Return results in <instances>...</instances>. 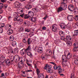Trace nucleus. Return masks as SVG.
<instances>
[{
  "instance_id": "f257e3e1",
  "label": "nucleus",
  "mask_w": 78,
  "mask_h": 78,
  "mask_svg": "<svg viewBox=\"0 0 78 78\" xmlns=\"http://www.w3.org/2000/svg\"><path fill=\"white\" fill-rule=\"evenodd\" d=\"M13 61H14L16 62H17L19 61L23 62V61H25V58H20L19 56L17 55H15L13 58Z\"/></svg>"
},
{
  "instance_id": "f03ea898",
  "label": "nucleus",
  "mask_w": 78,
  "mask_h": 78,
  "mask_svg": "<svg viewBox=\"0 0 78 78\" xmlns=\"http://www.w3.org/2000/svg\"><path fill=\"white\" fill-rule=\"evenodd\" d=\"M31 49V48L30 46H29L26 50H25V49H23L22 50H21L20 51V53L21 55H25V51L27 52V51H29Z\"/></svg>"
},
{
  "instance_id": "7ed1b4c3",
  "label": "nucleus",
  "mask_w": 78,
  "mask_h": 78,
  "mask_svg": "<svg viewBox=\"0 0 78 78\" xmlns=\"http://www.w3.org/2000/svg\"><path fill=\"white\" fill-rule=\"evenodd\" d=\"M52 30L54 32H56L57 31V29L58 28V26L57 24H54L52 26Z\"/></svg>"
},
{
  "instance_id": "20e7f679",
  "label": "nucleus",
  "mask_w": 78,
  "mask_h": 78,
  "mask_svg": "<svg viewBox=\"0 0 78 78\" xmlns=\"http://www.w3.org/2000/svg\"><path fill=\"white\" fill-rule=\"evenodd\" d=\"M14 5L17 8H19L21 6H22V4L19 2H16L14 3Z\"/></svg>"
},
{
  "instance_id": "39448f33",
  "label": "nucleus",
  "mask_w": 78,
  "mask_h": 78,
  "mask_svg": "<svg viewBox=\"0 0 78 78\" xmlns=\"http://www.w3.org/2000/svg\"><path fill=\"white\" fill-rule=\"evenodd\" d=\"M48 69H46L47 72L48 73H53V70L50 69L51 68V65L48 66Z\"/></svg>"
},
{
  "instance_id": "423d86ee",
  "label": "nucleus",
  "mask_w": 78,
  "mask_h": 78,
  "mask_svg": "<svg viewBox=\"0 0 78 78\" xmlns=\"http://www.w3.org/2000/svg\"><path fill=\"white\" fill-rule=\"evenodd\" d=\"M62 5L61 6V8H62L63 10H66V8H67V4L64 2H62Z\"/></svg>"
},
{
  "instance_id": "0eeeda50",
  "label": "nucleus",
  "mask_w": 78,
  "mask_h": 78,
  "mask_svg": "<svg viewBox=\"0 0 78 78\" xmlns=\"http://www.w3.org/2000/svg\"><path fill=\"white\" fill-rule=\"evenodd\" d=\"M68 8L71 11H73L74 10V5H69L68 6Z\"/></svg>"
},
{
  "instance_id": "6e6552de",
  "label": "nucleus",
  "mask_w": 78,
  "mask_h": 78,
  "mask_svg": "<svg viewBox=\"0 0 78 78\" xmlns=\"http://www.w3.org/2000/svg\"><path fill=\"white\" fill-rule=\"evenodd\" d=\"M67 19L70 22L73 21V16L69 15L67 17Z\"/></svg>"
},
{
  "instance_id": "1a4fd4ad",
  "label": "nucleus",
  "mask_w": 78,
  "mask_h": 78,
  "mask_svg": "<svg viewBox=\"0 0 78 78\" xmlns=\"http://www.w3.org/2000/svg\"><path fill=\"white\" fill-rule=\"evenodd\" d=\"M71 40H72V38L70 37V36H67L66 37V38L65 39V42H69Z\"/></svg>"
},
{
  "instance_id": "9d476101",
  "label": "nucleus",
  "mask_w": 78,
  "mask_h": 78,
  "mask_svg": "<svg viewBox=\"0 0 78 78\" xmlns=\"http://www.w3.org/2000/svg\"><path fill=\"white\" fill-rule=\"evenodd\" d=\"M62 61H65V62H67V57L66 55H63L62 58Z\"/></svg>"
},
{
  "instance_id": "9b49d317",
  "label": "nucleus",
  "mask_w": 78,
  "mask_h": 78,
  "mask_svg": "<svg viewBox=\"0 0 78 78\" xmlns=\"http://www.w3.org/2000/svg\"><path fill=\"white\" fill-rule=\"evenodd\" d=\"M17 11L19 14H21L23 12V9L20 7L17 9Z\"/></svg>"
},
{
  "instance_id": "f8f14e48",
  "label": "nucleus",
  "mask_w": 78,
  "mask_h": 78,
  "mask_svg": "<svg viewBox=\"0 0 78 78\" xmlns=\"http://www.w3.org/2000/svg\"><path fill=\"white\" fill-rule=\"evenodd\" d=\"M32 11H33V12H34L35 13H36V12H39V10L38 8H33L32 9Z\"/></svg>"
},
{
  "instance_id": "ddd939ff",
  "label": "nucleus",
  "mask_w": 78,
  "mask_h": 78,
  "mask_svg": "<svg viewBox=\"0 0 78 78\" xmlns=\"http://www.w3.org/2000/svg\"><path fill=\"white\" fill-rule=\"evenodd\" d=\"M28 15L29 17H31V16H34V13L32 11H29L28 12Z\"/></svg>"
},
{
  "instance_id": "4468645a",
  "label": "nucleus",
  "mask_w": 78,
  "mask_h": 78,
  "mask_svg": "<svg viewBox=\"0 0 78 78\" xmlns=\"http://www.w3.org/2000/svg\"><path fill=\"white\" fill-rule=\"evenodd\" d=\"M60 26L62 29H65V27L66 26V25L64 23H62Z\"/></svg>"
},
{
  "instance_id": "2eb2a0df",
  "label": "nucleus",
  "mask_w": 78,
  "mask_h": 78,
  "mask_svg": "<svg viewBox=\"0 0 78 78\" xmlns=\"http://www.w3.org/2000/svg\"><path fill=\"white\" fill-rule=\"evenodd\" d=\"M5 60V58L3 56H1L0 58V61L2 63L4 62V61Z\"/></svg>"
},
{
  "instance_id": "dca6fc26",
  "label": "nucleus",
  "mask_w": 78,
  "mask_h": 78,
  "mask_svg": "<svg viewBox=\"0 0 78 78\" xmlns=\"http://www.w3.org/2000/svg\"><path fill=\"white\" fill-rule=\"evenodd\" d=\"M5 63L7 66H9L11 64V62H10V61H9V59H6L5 60Z\"/></svg>"
},
{
  "instance_id": "f3484780",
  "label": "nucleus",
  "mask_w": 78,
  "mask_h": 78,
  "mask_svg": "<svg viewBox=\"0 0 78 78\" xmlns=\"http://www.w3.org/2000/svg\"><path fill=\"white\" fill-rule=\"evenodd\" d=\"M24 67V65H23V64L22 63H21L20 64H19L18 66V69H22L23 67Z\"/></svg>"
},
{
  "instance_id": "a211bd4d",
  "label": "nucleus",
  "mask_w": 78,
  "mask_h": 78,
  "mask_svg": "<svg viewBox=\"0 0 78 78\" xmlns=\"http://www.w3.org/2000/svg\"><path fill=\"white\" fill-rule=\"evenodd\" d=\"M32 8L31 5H27L26 6V8L27 9L29 10V9H30Z\"/></svg>"
},
{
  "instance_id": "6ab92c4d",
  "label": "nucleus",
  "mask_w": 78,
  "mask_h": 78,
  "mask_svg": "<svg viewBox=\"0 0 78 78\" xmlns=\"http://www.w3.org/2000/svg\"><path fill=\"white\" fill-rule=\"evenodd\" d=\"M74 33V34L73 35V36H78V30H75Z\"/></svg>"
},
{
  "instance_id": "aec40b11",
  "label": "nucleus",
  "mask_w": 78,
  "mask_h": 78,
  "mask_svg": "<svg viewBox=\"0 0 78 78\" xmlns=\"http://www.w3.org/2000/svg\"><path fill=\"white\" fill-rule=\"evenodd\" d=\"M13 30H8L7 32V33L9 35H11L12 33Z\"/></svg>"
},
{
  "instance_id": "412c9836",
  "label": "nucleus",
  "mask_w": 78,
  "mask_h": 78,
  "mask_svg": "<svg viewBox=\"0 0 78 78\" xmlns=\"http://www.w3.org/2000/svg\"><path fill=\"white\" fill-rule=\"evenodd\" d=\"M42 50H43V49L42 48V47H39L38 49L37 50V51L38 52H42Z\"/></svg>"
},
{
  "instance_id": "4be33fe9",
  "label": "nucleus",
  "mask_w": 78,
  "mask_h": 78,
  "mask_svg": "<svg viewBox=\"0 0 78 78\" xmlns=\"http://www.w3.org/2000/svg\"><path fill=\"white\" fill-rule=\"evenodd\" d=\"M27 42L28 45H30L32 42V41H31V39L30 38H29L27 40Z\"/></svg>"
},
{
  "instance_id": "5701e85b",
  "label": "nucleus",
  "mask_w": 78,
  "mask_h": 78,
  "mask_svg": "<svg viewBox=\"0 0 78 78\" xmlns=\"http://www.w3.org/2000/svg\"><path fill=\"white\" fill-rule=\"evenodd\" d=\"M9 39L10 41H12L14 39V36L11 35L9 37Z\"/></svg>"
},
{
  "instance_id": "b1692460",
  "label": "nucleus",
  "mask_w": 78,
  "mask_h": 78,
  "mask_svg": "<svg viewBox=\"0 0 78 78\" xmlns=\"http://www.w3.org/2000/svg\"><path fill=\"white\" fill-rule=\"evenodd\" d=\"M73 57L74 59H78V56L76 55V54L75 53H73Z\"/></svg>"
},
{
  "instance_id": "393cba45",
  "label": "nucleus",
  "mask_w": 78,
  "mask_h": 78,
  "mask_svg": "<svg viewBox=\"0 0 78 78\" xmlns=\"http://www.w3.org/2000/svg\"><path fill=\"white\" fill-rule=\"evenodd\" d=\"M20 17L19 16H18L17 17L14 19V21H17L18 22H19V20H20Z\"/></svg>"
},
{
  "instance_id": "a878e982",
  "label": "nucleus",
  "mask_w": 78,
  "mask_h": 78,
  "mask_svg": "<svg viewBox=\"0 0 78 78\" xmlns=\"http://www.w3.org/2000/svg\"><path fill=\"white\" fill-rule=\"evenodd\" d=\"M18 31L19 32H21V31H24V29L23 27H20L18 29Z\"/></svg>"
},
{
  "instance_id": "bb28decb",
  "label": "nucleus",
  "mask_w": 78,
  "mask_h": 78,
  "mask_svg": "<svg viewBox=\"0 0 78 78\" xmlns=\"http://www.w3.org/2000/svg\"><path fill=\"white\" fill-rule=\"evenodd\" d=\"M38 78H44V75L42 74H40L38 75Z\"/></svg>"
},
{
  "instance_id": "cd10ccee",
  "label": "nucleus",
  "mask_w": 78,
  "mask_h": 78,
  "mask_svg": "<svg viewBox=\"0 0 78 78\" xmlns=\"http://www.w3.org/2000/svg\"><path fill=\"white\" fill-rule=\"evenodd\" d=\"M62 11H63L62 9L60 6V7H59L58 9L57 10V12H61Z\"/></svg>"
},
{
  "instance_id": "c85d7f7f",
  "label": "nucleus",
  "mask_w": 78,
  "mask_h": 78,
  "mask_svg": "<svg viewBox=\"0 0 78 78\" xmlns=\"http://www.w3.org/2000/svg\"><path fill=\"white\" fill-rule=\"evenodd\" d=\"M14 52L16 54H18L19 53V50L17 48L14 49Z\"/></svg>"
},
{
  "instance_id": "c756f323",
  "label": "nucleus",
  "mask_w": 78,
  "mask_h": 78,
  "mask_svg": "<svg viewBox=\"0 0 78 78\" xmlns=\"http://www.w3.org/2000/svg\"><path fill=\"white\" fill-rule=\"evenodd\" d=\"M16 41H13L12 43V45L13 47H15L16 45Z\"/></svg>"
},
{
  "instance_id": "7c9ffc66",
  "label": "nucleus",
  "mask_w": 78,
  "mask_h": 78,
  "mask_svg": "<svg viewBox=\"0 0 78 78\" xmlns=\"http://www.w3.org/2000/svg\"><path fill=\"white\" fill-rule=\"evenodd\" d=\"M8 52H6L7 54H9V53H14V51H13V50H12V49L9 50Z\"/></svg>"
},
{
  "instance_id": "2f4dec72",
  "label": "nucleus",
  "mask_w": 78,
  "mask_h": 78,
  "mask_svg": "<svg viewBox=\"0 0 78 78\" xmlns=\"http://www.w3.org/2000/svg\"><path fill=\"white\" fill-rule=\"evenodd\" d=\"M30 20H31L32 22H35L36 21V18L35 17H32L30 18Z\"/></svg>"
},
{
  "instance_id": "473e14b6",
  "label": "nucleus",
  "mask_w": 78,
  "mask_h": 78,
  "mask_svg": "<svg viewBox=\"0 0 78 78\" xmlns=\"http://www.w3.org/2000/svg\"><path fill=\"white\" fill-rule=\"evenodd\" d=\"M66 44L68 47H70V46H71V45H72V42H71L67 41Z\"/></svg>"
},
{
  "instance_id": "72a5a7b5",
  "label": "nucleus",
  "mask_w": 78,
  "mask_h": 78,
  "mask_svg": "<svg viewBox=\"0 0 78 78\" xmlns=\"http://www.w3.org/2000/svg\"><path fill=\"white\" fill-rule=\"evenodd\" d=\"M18 16H19V15L17 14L16 13H14L13 14V16L15 17V18H16V17H17Z\"/></svg>"
},
{
  "instance_id": "f704fd0d",
  "label": "nucleus",
  "mask_w": 78,
  "mask_h": 78,
  "mask_svg": "<svg viewBox=\"0 0 78 78\" xmlns=\"http://www.w3.org/2000/svg\"><path fill=\"white\" fill-rule=\"evenodd\" d=\"M74 62L75 64H78V59H77V58H75L74 60Z\"/></svg>"
},
{
  "instance_id": "c9c22d12",
  "label": "nucleus",
  "mask_w": 78,
  "mask_h": 78,
  "mask_svg": "<svg viewBox=\"0 0 78 78\" xmlns=\"http://www.w3.org/2000/svg\"><path fill=\"white\" fill-rule=\"evenodd\" d=\"M23 42L24 43V44H27V41L26 40V39L25 38H23Z\"/></svg>"
},
{
  "instance_id": "e433bc0d",
  "label": "nucleus",
  "mask_w": 78,
  "mask_h": 78,
  "mask_svg": "<svg viewBox=\"0 0 78 78\" xmlns=\"http://www.w3.org/2000/svg\"><path fill=\"white\" fill-rule=\"evenodd\" d=\"M27 55H28V56H30V57H32V56H33L32 54L30 52H27Z\"/></svg>"
},
{
  "instance_id": "4c0bfd02",
  "label": "nucleus",
  "mask_w": 78,
  "mask_h": 78,
  "mask_svg": "<svg viewBox=\"0 0 78 78\" xmlns=\"http://www.w3.org/2000/svg\"><path fill=\"white\" fill-rule=\"evenodd\" d=\"M73 47H78V43L76 42L73 44Z\"/></svg>"
},
{
  "instance_id": "58836bf2",
  "label": "nucleus",
  "mask_w": 78,
  "mask_h": 78,
  "mask_svg": "<svg viewBox=\"0 0 78 78\" xmlns=\"http://www.w3.org/2000/svg\"><path fill=\"white\" fill-rule=\"evenodd\" d=\"M14 56H10L9 57V58L12 61H14Z\"/></svg>"
},
{
  "instance_id": "ea45409f",
  "label": "nucleus",
  "mask_w": 78,
  "mask_h": 78,
  "mask_svg": "<svg viewBox=\"0 0 78 78\" xmlns=\"http://www.w3.org/2000/svg\"><path fill=\"white\" fill-rule=\"evenodd\" d=\"M62 64L63 66H66L67 65V63L66 62H65V61H62Z\"/></svg>"
},
{
  "instance_id": "a19ab883",
  "label": "nucleus",
  "mask_w": 78,
  "mask_h": 78,
  "mask_svg": "<svg viewBox=\"0 0 78 78\" xmlns=\"http://www.w3.org/2000/svg\"><path fill=\"white\" fill-rule=\"evenodd\" d=\"M74 75L75 73H72L71 75V78H75V76H74Z\"/></svg>"
},
{
  "instance_id": "79ce46f5",
  "label": "nucleus",
  "mask_w": 78,
  "mask_h": 78,
  "mask_svg": "<svg viewBox=\"0 0 78 78\" xmlns=\"http://www.w3.org/2000/svg\"><path fill=\"white\" fill-rule=\"evenodd\" d=\"M18 22H20V24H22V23H23V20H22V19H20L19 21H18Z\"/></svg>"
},
{
  "instance_id": "37998d69",
  "label": "nucleus",
  "mask_w": 78,
  "mask_h": 78,
  "mask_svg": "<svg viewBox=\"0 0 78 78\" xmlns=\"http://www.w3.org/2000/svg\"><path fill=\"white\" fill-rule=\"evenodd\" d=\"M3 7V4L2 3H0V9H2Z\"/></svg>"
},
{
  "instance_id": "c03bdc74",
  "label": "nucleus",
  "mask_w": 78,
  "mask_h": 78,
  "mask_svg": "<svg viewBox=\"0 0 78 78\" xmlns=\"http://www.w3.org/2000/svg\"><path fill=\"white\" fill-rule=\"evenodd\" d=\"M70 53H69L67 54V58L68 59H70V58H71V57H69H69L70 56Z\"/></svg>"
},
{
  "instance_id": "a18cd8bd",
  "label": "nucleus",
  "mask_w": 78,
  "mask_h": 78,
  "mask_svg": "<svg viewBox=\"0 0 78 78\" xmlns=\"http://www.w3.org/2000/svg\"><path fill=\"white\" fill-rule=\"evenodd\" d=\"M8 24H6L5 25V30H8Z\"/></svg>"
},
{
  "instance_id": "49530a36",
  "label": "nucleus",
  "mask_w": 78,
  "mask_h": 78,
  "mask_svg": "<svg viewBox=\"0 0 78 78\" xmlns=\"http://www.w3.org/2000/svg\"><path fill=\"white\" fill-rule=\"evenodd\" d=\"M36 71L37 72V75H39V73H40V71H39V69L37 68Z\"/></svg>"
},
{
  "instance_id": "de8ad7c7",
  "label": "nucleus",
  "mask_w": 78,
  "mask_h": 78,
  "mask_svg": "<svg viewBox=\"0 0 78 78\" xmlns=\"http://www.w3.org/2000/svg\"><path fill=\"white\" fill-rule=\"evenodd\" d=\"M59 34L60 36H61V35H62L64 34V32L62 31H60Z\"/></svg>"
},
{
  "instance_id": "09e8293b",
  "label": "nucleus",
  "mask_w": 78,
  "mask_h": 78,
  "mask_svg": "<svg viewBox=\"0 0 78 78\" xmlns=\"http://www.w3.org/2000/svg\"><path fill=\"white\" fill-rule=\"evenodd\" d=\"M29 18V16H28V15L25 14L24 15V19H27Z\"/></svg>"
},
{
  "instance_id": "8fccbe9b",
  "label": "nucleus",
  "mask_w": 78,
  "mask_h": 78,
  "mask_svg": "<svg viewBox=\"0 0 78 78\" xmlns=\"http://www.w3.org/2000/svg\"><path fill=\"white\" fill-rule=\"evenodd\" d=\"M74 19H75V20H78V15H76L75 16Z\"/></svg>"
},
{
  "instance_id": "3c124183",
  "label": "nucleus",
  "mask_w": 78,
  "mask_h": 78,
  "mask_svg": "<svg viewBox=\"0 0 78 78\" xmlns=\"http://www.w3.org/2000/svg\"><path fill=\"white\" fill-rule=\"evenodd\" d=\"M25 31L27 32V33H29L30 31V30L28 29H25Z\"/></svg>"
},
{
  "instance_id": "603ef678",
  "label": "nucleus",
  "mask_w": 78,
  "mask_h": 78,
  "mask_svg": "<svg viewBox=\"0 0 78 78\" xmlns=\"http://www.w3.org/2000/svg\"><path fill=\"white\" fill-rule=\"evenodd\" d=\"M61 68V67L60 66H58L57 68V70H58V71H59V70H60Z\"/></svg>"
},
{
  "instance_id": "864d4df0",
  "label": "nucleus",
  "mask_w": 78,
  "mask_h": 78,
  "mask_svg": "<svg viewBox=\"0 0 78 78\" xmlns=\"http://www.w3.org/2000/svg\"><path fill=\"white\" fill-rule=\"evenodd\" d=\"M63 69H61V68L60 69H59L58 70V72L59 73H61L63 71Z\"/></svg>"
},
{
  "instance_id": "5fc2aeb1",
  "label": "nucleus",
  "mask_w": 78,
  "mask_h": 78,
  "mask_svg": "<svg viewBox=\"0 0 78 78\" xmlns=\"http://www.w3.org/2000/svg\"><path fill=\"white\" fill-rule=\"evenodd\" d=\"M48 64L46 65L45 66H44V70H46V69H47V67H48Z\"/></svg>"
},
{
  "instance_id": "6e6d98bb",
  "label": "nucleus",
  "mask_w": 78,
  "mask_h": 78,
  "mask_svg": "<svg viewBox=\"0 0 78 78\" xmlns=\"http://www.w3.org/2000/svg\"><path fill=\"white\" fill-rule=\"evenodd\" d=\"M3 31V29L2 28H1L0 29V33H2Z\"/></svg>"
},
{
  "instance_id": "4d7b16f0",
  "label": "nucleus",
  "mask_w": 78,
  "mask_h": 78,
  "mask_svg": "<svg viewBox=\"0 0 78 78\" xmlns=\"http://www.w3.org/2000/svg\"><path fill=\"white\" fill-rule=\"evenodd\" d=\"M75 26L73 27V28H76V27H75V26H77V27H78V23H76L75 24Z\"/></svg>"
},
{
  "instance_id": "13d9d810",
  "label": "nucleus",
  "mask_w": 78,
  "mask_h": 78,
  "mask_svg": "<svg viewBox=\"0 0 78 78\" xmlns=\"http://www.w3.org/2000/svg\"><path fill=\"white\" fill-rule=\"evenodd\" d=\"M42 30H47V27H43L42 28Z\"/></svg>"
},
{
  "instance_id": "bf43d9fd",
  "label": "nucleus",
  "mask_w": 78,
  "mask_h": 78,
  "mask_svg": "<svg viewBox=\"0 0 78 78\" xmlns=\"http://www.w3.org/2000/svg\"><path fill=\"white\" fill-rule=\"evenodd\" d=\"M60 39L62 40H64V41H65V39H66V38H65V37H61V38H60Z\"/></svg>"
},
{
  "instance_id": "052dcab7",
  "label": "nucleus",
  "mask_w": 78,
  "mask_h": 78,
  "mask_svg": "<svg viewBox=\"0 0 78 78\" xmlns=\"http://www.w3.org/2000/svg\"><path fill=\"white\" fill-rule=\"evenodd\" d=\"M47 17H48V16L46 15L45 17L43 18V19H44V20H46V19H47Z\"/></svg>"
},
{
  "instance_id": "680f3d73",
  "label": "nucleus",
  "mask_w": 78,
  "mask_h": 78,
  "mask_svg": "<svg viewBox=\"0 0 78 78\" xmlns=\"http://www.w3.org/2000/svg\"><path fill=\"white\" fill-rule=\"evenodd\" d=\"M5 24L4 23H2L1 24V27L2 28H3L4 27H5Z\"/></svg>"
},
{
  "instance_id": "e2e57ef3",
  "label": "nucleus",
  "mask_w": 78,
  "mask_h": 78,
  "mask_svg": "<svg viewBox=\"0 0 78 78\" xmlns=\"http://www.w3.org/2000/svg\"><path fill=\"white\" fill-rule=\"evenodd\" d=\"M57 66H56V65H54V69H55V70H57Z\"/></svg>"
},
{
  "instance_id": "0e129e2a",
  "label": "nucleus",
  "mask_w": 78,
  "mask_h": 78,
  "mask_svg": "<svg viewBox=\"0 0 78 78\" xmlns=\"http://www.w3.org/2000/svg\"><path fill=\"white\" fill-rule=\"evenodd\" d=\"M75 9V10H74L75 12H78V9L77 8H76Z\"/></svg>"
},
{
  "instance_id": "69168bd1",
  "label": "nucleus",
  "mask_w": 78,
  "mask_h": 78,
  "mask_svg": "<svg viewBox=\"0 0 78 78\" xmlns=\"http://www.w3.org/2000/svg\"><path fill=\"white\" fill-rule=\"evenodd\" d=\"M24 16L25 15H24V13L20 15V16H21L22 18L24 17Z\"/></svg>"
},
{
  "instance_id": "338daca9",
  "label": "nucleus",
  "mask_w": 78,
  "mask_h": 78,
  "mask_svg": "<svg viewBox=\"0 0 78 78\" xmlns=\"http://www.w3.org/2000/svg\"><path fill=\"white\" fill-rule=\"evenodd\" d=\"M6 0H1V1L2 3H5V2H6Z\"/></svg>"
},
{
  "instance_id": "774afa93",
  "label": "nucleus",
  "mask_w": 78,
  "mask_h": 78,
  "mask_svg": "<svg viewBox=\"0 0 78 78\" xmlns=\"http://www.w3.org/2000/svg\"><path fill=\"white\" fill-rule=\"evenodd\" d=\"M32 71L33 70L32 69H30L26 71V72H32Z\"/></svg>"
}]
</instances>
